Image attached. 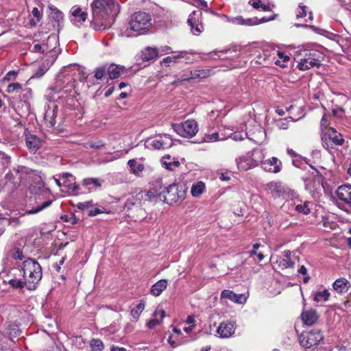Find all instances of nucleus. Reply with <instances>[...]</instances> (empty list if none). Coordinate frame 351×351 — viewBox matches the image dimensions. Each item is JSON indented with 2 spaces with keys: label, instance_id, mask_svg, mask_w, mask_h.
<instances>
[{
  "label": "nucleus",
  "instance_id": "1",
  "mask_svg": "<svg viewBox=\"0 0 351 351\" xmlns=\"http://www.w3.org/2000/svg\"><path fill=\"white\" fill-rule=\"evenodd\" d=\"M93 29L102 31L110 28L119 12V5L114 0H94L91 3Z\"/></svg>",
  "mask_w": 351,
  "mask_h": 351
},
{
  "label": "nucleus",
  "instance_id": "2",
  "mask_svg": "<svg viewBox=\"0 0 351 351\" xmlns=\"http://www.w3.org/2000/svg\"><path fill=\"white\" fill-rule=\"evenodd\" d=\"M22 271L26 287L34 290L43 276L41 266L35 260L28 258L23 262Z\"/></svg>",
  "mask_w": 351,
  "mask_h": 351
},
{
  "label": "nucleus",
  "instance_id": "3",
  "mask_svg": "<svg viewBox=\"0 0 351 351\" xmlns=\"http://www.w3.org/2000/svg\"><path fill=\"white\" fill-rule=\"evenodd\" d=\"M32 173V171L25 166H18L10 170L4 178V189L9 193L14 192L20 186L21 181Z\"/></svg>",
  "mask_w": 351,
  "mask_h": 351
},
{
  "label": "nucleus",
  "instance_id": "4",
  "mask_svg": "<svg viewBox=\"0 0 351 351\" xmlns=\"http://www.w3.org/2000/svg\"><path fill=\"white\" fill-rule=\"evenodd\" d=\"M152 16L144 12H135L132 15L129 27L136 34L134 36L145 34L152 25Z\"/></svg>",
  "mask_w": 351,
  "mask_h": 351
},
{
  "label": "nucleus",
  "instance_id": "5",
  "mask_svg": "<svg viewBox=\"0 0 351 351\" xmlns=\"http://www.w3.org/2000/svg\"><path fill=\"white\" fill-rule=\"evenodd\" d=\"M322 54L316 50H304V58H298V68L301 71L310 69L321 64Z\"/></svg>",
  "mask_w": 351,
  "mask_h": 351
},
{
  "label": "nucleus",
  "instance_id": "6",
  "mask_svg": "<svg viewBox=\"0 0 351 351\" xmlns=\"http://www.w3.org/2000/svg\"><path fill=\"white\" fill-rule=\"evenodd\" d=\"M186 186L183 184H173L167 186L162 202L172 204L182 201L186 197Z\"/></svg>",
  "mask_w": 351,
  "mask_h": 351
},
{
  "label": "nucleus",
  "instance_id": "7",
  "mask_svg": "<svg viewBox=\"0 0 351 351\" xmlns=\"http://www.w3.org/2000/svg\"><path fill=\"white\" fill-rule=\"evenodd\" d=\"M323 338L324 336L320 330H313L302 332L299 336V341L301 346L307 349L318 345Z\"/></svg>",
  "mask_w": 351,
  "mask_h": 351
},
{
  "label": "nucleus",
  "instance_id": "8",
  "mask_svg": "<svg viewBox=\"0 0 351 351\" xmlns=\"http://www.w3.org/2000/svg\"><path fill=\"white\" fill-rule=\"evenodd\" d=\"M173 130L183 137H193L198 132L197 122L193 119H189L183 123L172 124Z\"/></svg>",
  "mask_w": 351,
  "mask_h": 351
},
{
  "label": "nucleus",
  "instance_id": "9",
  "mask_svg": "<svg viewBox=\"0 0 351 351\" xmlns=\"http://www.w3.org/2000/svg\"><path fill=\"white\" fill-rule=\"evenodd\" d=\"M75 80L71 76L58 75L56 81V86L49 89L56 93L63 92L66 94H71L75 88Z\"/></svg>",
  "mask_w": 351,
  "mask_h": 351
},
{
  "label": "nucleus",
  "instance_id": "10",
  "mask_svg": "<svg viewBox=\"0 0 351 351\" xmlns=\"http://www.w3.org/2000/svg\"><path fill=\"white\" fill-rule=\"evenodd\" d=\"M272 265L277 266L280 269H287L293 267L295 263L291 258V252L290 250H285L281 256L272 255L271 256Z\"/></svg>",
  "mask_w": 351,
  "mask_h": 351
},
{
  "label": "nucleus",
  "instance_id": "11",
  "mask_svg": "<svg viewBox=\"0 0 351 351\" xmlns=\"http://www.w3.org/2000/svg\"><path fill=\"white\" fill-rule=\"evenodd\" d=\"M201 14L199 11H194L189 16L187 20L191 31L195 35H198L203 31V25L200 21Z\"/></svg>",
  "mask_w": 351,
  "mask_h": 351
},
{
  "label": "nucleus",
  "instance_id": "12",
  "mask_svg": "<svg viewBox=\"0 0 351 351\" xmlns=\"http://www.w3.org/2000/svg\"><path fill=\"white\" fill-rule=\"evenodd\" d=\"M235 329L234 322L226 321L220 323L216 332L219 337L226 339L232 337L235 332Z\"/></svg>",
  "mask_w": 351,
  "mask_h": 351
},
{
  "label": "nucleus",
  "instance_id": "13",
  "mask_svg": "<svg viewBox=\"0 0 351 351\" xmlns=\"http://www.w3.org/2000/svg\"><path fill=\"white\" fill-rule=\"evenodd\" d=\"M167 186L163 185L162 180L158 179L152 182L150 189L147 192L149 197H158L162 201V196L165 195Z\"/></svg>",
  "mask_w": 351,
  "mask_h": 351
},
{
  "label": "nucleus",
  "instance_id": "14",
  "mask_svg": "<svg viewBox=\"0 0 351 351\" xmlns=\"http://www.w3.org/2000/svg\"><path fill=\"white\" fill-rule=\"evenodd\" d=\"M272 19H270L271 20ZM269 21V19H266L265 17H263L260 20L258 18H250L245 19L241 16H238L236 17L228 18V21L235 25H246V26H252L255 25H258L261 23H264Z\"/></svg>",
  "mask_w": 351,
  "mask_h": 351
},
{
  "label": "nucleus",
  "instance_id": "15",
  "mask_svg": "<svg viewBox=\"0 0 351 351\" xmlns=\"http://www.w3.org/2000/svg\"><path fill=\"white\" fill-rule=\"evenodd\" d=\"M265 189L274 199L283 197L286 193L285 187L281 182H271L265 184Z\"/></svg>",
  "mask_w": 351,
  "mask_h": 351
},
{
  "label": "nucleus",
  "instance_id": "16",
  "mask_svg": "<svg viewBox=\"0 0 351 351\" xmlns=\"http://www.w3.org/2000/svg\"><path fill=\"white\" fill-rule=\"evenodd\" d=\"M57 113L58 106L55 104L51 103L46 106L44 120L48 127L52 128L55 125Z\"/></svg>",
  "mask_w": 351,
  "mask_h": 351
},
{
  "label": "nucleus",
  "instance_id": "17",
  "mask_svg": "<svg viewBox=\"0 0 351 351\" xmlns=\"http://www.w3.org/2000/svg\"><path fill=\"white\" fill-rule=\"evenodd\" d=\"M26 145L31 152H36L43 145V141L35 134H25Z\"/></svg>",
  "mask_w": 351,
  "mask_h": 351
},
{
  "label": "nucleus",
  "instance_id": "18",
  "mask_svg": "<svg viewBox=\"0 0 351 351\" xmlns=\"http://www.w3.org/2000/svg\"><path fill=\"white\" fill-rule=\"evenodd\" d=\"M261 167L265 171L277 173L281 170L282 162L276 157H272L262 162Z\"/></svg>",
  "mask_w": 351,
  "mask_h": 351
},
{
  "label": "nucleus",
  "instance_id": "19",
  "mask_svg": "<svg viewBox=\"0 0 351 351\" xmlns=\"http://www.w3.org/2000/svg\"><path fill=\"white\" fill-rule=\"evenodd\" d=\"M330 132L326 133L324 134V138H322V143L323 146L326 149H328L329 146L326 142H325L324 138H328L334 144L336 145H342L344 143V139L342 135L339 133H337V131L334 128H330Z\"/></svg>",
  "mask_w": 351,
  "mask_h": 351
},
{
  "label": "nucleus",
  "instance_id": "20",
  "mask_svg": "<svg viewBox=\"0 0 351 351\" xmlns=\"http://www.w3.org/2000/svg\"><path fill=\"white\" fill-rule=\"evenodd\" d=\"M338 198L344 202L351 204V186L349 184L341 185L337 190Z\"/></svg>",
  "mask_w": 351,
  "mask_h": 351
},
{
  "label": "nucleus",
  "instance_id": "21",
  "mask_svg": "<svg viewBox=\"0 0 351 351\" xmlns=\"http://www.w3.org/2000/svg\"><path fill=\"white\" fill-rule=\"evenodd\" d=\"M222 299H228L237 304H243L246 302V298L243 294H236L230 290H223L221 293Z\"/></svg>",
  "mask_w": 351,
  "mask_h": 351
},
{
  "label": "nucleus",
  "instance_id": "22",
  "mask_svg": "<svg viewBox=\"0 0 351 351\" xmlns=\"http://www.w3.org/2000/svg\"><path fill=\"white\" fill-rule=\"evenodd\" d=\"M192 53L191 52H189L186 51H181L178 53L176 55H173L171 56H168L165 58L161 63L164 64L166 66H169L170 64L173 62H178V59L180 58H185L186 59V63L191 62L189 58L186 57L187 54Z\"/></svg>",
  "mask_w": 351,
  "mask_h": 351
},
{
  "label": "nucleus",
  "instance_id": "23",
  "mask_svg": "<svg viewBox=\"0 0 351 351\" xmlns=\"http://www.w3.org/2000/svg\"><path fill=\"white\" fill-rule=\"evenodd\" d=\"M71 21L73 23L84 22L87 18V13L84 11H82V10L77 5H75L71 8Z\"/></svg>",
  "mask_w": 351,
  "mask_h": 351
},
{
  "label": "nucleus",
  "instance_id": "24",
  "mask_svg": "<svg viewBox=\"0 0 351 351\" xmlns=\"http://www.w3.org/2000/svg\"><path fill=\"white\" fill-rule=\"evenodd\" d=\"M332 287L337 293H344L349 290L350 282L345 278H340L333 282Z\"/></svg>",
  "mask_w": 351,
  "mask_h": 351
},
{
  "label": "nucleus",
  "instance_id": "25",
  "mask_svg": "<svg viewBox=\"0 0 351 351\" xmlns=\"http://www.w3.org/2000/svg\"><path fill=\"white\" fill-rule=\"evenodd\" d=\"M303 322L308 326H312L314 324L318 318L316 311L313 309L304 311L301 315Z\"/></svg>",
  "mask_w": 351,
  "mask_h": 351
},
{
  "label": "nucleus",
  "instance_id": "26",
  "mask_svg": "<svg viewBox=\"0 0 351 351\" xmlns=\"http://www.w3.org/2000/svg\"><path fill=\"white\" fill-rule=\"evenodd\" d=\"M238 169L243 171L248 170L253 167L252 160H250V154L247 153L245 156H240L236 159Z\"/></svg>",
  "mask_w": 351,
  "mask_h": 351
},
{
  "label": "nucleus",
  "instance_id": "27",
  "mask_svg": "<svg viewBox=\"0 0 351 351\" xmlns=\"http://www.w3.org/2000/svg\"><path fill=\"white\" fill-rule=\"evenodd\" d=\"M159 54V50L156 47H146L141 51V58L144 61H149L155 59Z\"/></svg>",
  "mask_w": 351,
  "mask_h": 351
},
{
  "label": "nucleus",
  "instance_id": "28",
  "mask_svg": "<svg viewBox=\"0 0 351 351\" xmlns=\"http://www.w3.org/2000/svg\"><path fill=\"white\" fill-rule=\"evenodd\" d=\"M82 186L86 190L92 191L101 186V183L98 178H86L82 181Z\"/></svg>",
  "mask_w": 351,
  "mask_h": 351
},
{
  "label": "nucleus",
  "instance_id": "29",
  "mask_svg": "<svg viewBox=\"0 0 351 351\" xmlns=\"http://www.w3.org/2000/svg\"><path fill=\"white\" fill-rule=\"evenodd\" d=\"M167 287V280H160L154 284L151 288V293L154 296L160 295Z\"/></svg>",
  "mask_w": 351,
  "mask_h": 351
},
{
  "label": "nucleus",
  "instance_id": "30",
  "mask_svg": "<svg viewBox=\"0 0 351 351\" xmlns=\"http://www.w3.org/2000/svg\"><path fill=\"white\" fill-rule=\"evenodd\" d=\"M250 156V160L253 167L257 166L259 163L262 164L263 162L264 154L262 150L259 149H254L252 152H248Z\"/></svg>",
  "mask_w": 351,
  "mask_h": 351
},
{
  "label": "nucleus",
  "instance_id": "31",
  "mask_svg": "<svg viewBox=\"0 0 351 351\" xmlns=\"http://www.w3.org/2000/svg\"><path fill=\"white\" fill-rule=\"evenodd\" d=\"M123 66H121L115 64L107 65L108 75L111 80L118 78L121 72L123 71Z\"/></svg>",
  "mask_w": 351,
  "mask_h": 351
},
{
  "label": "nucleus",
  "instance_id": "32",
  "mask_svg": "<svg viewBox=\"0 0 351 351\" xmlns=\"http://www.w3.org/2000/svg\"><path fill=\"white\" fill-rule=\"evenodd\" d=\"M330 293L328 289L317 291L313 295V300L317 303L324 302L328 300Z\"/></svg>",
  "mask_w": 351,
  "mask_h": 351
},
{
  "label": "nucleus",
  "instance_id": "33",
  "mask_svg": "<svg viewBox=\"0 0 351 351\" xmlns=\"http://www.w3.org/2000/svg\"><path fill=\"white\" fill-rule=\"evenodd\" d=\"M128 164L130 168L131 171L135 175H138L144 170V165L142 163L138 162L135 159L130 160L128 162Z\"/></svg>",
  "mask_w": 351,
  "mask_h": 351
},
{
  "label": "nucleus",
  "instance_id": "34",
  "mask_svg": "<svg viewBox=\"0 0 351 351\" xmlns=\"http://www.w3.org/2000/svg\"><path fill=\"white\" fill-rule=\"evenodd\" d=\"M205 187V184L202 181L194 183L191 187L192 195L195 197H199L204 193Z\"/></svg>",
  "mask_w": 351,
  "mask_h": 351
},
{
  "label": "nucleus",
  "instance_id": "35",
  "mask_svg": "<svg viewBox=\"0 0 351 351\" xmlns=\"http://www.w3.org/2000/svg\"><path fill=\"white\" fill-rule=\"evenodd\" d=\"M162 164L165 167L166 169L173 171L176 168L178 167L180 165V162L178 160H176L175 159L171 160V158L169 156H167L166 157L162 158Z\"/></svg>",
  "mask_w": 351,
  "mask_h": 351
},
{
  "label": "nucleus",
  "instance_id": "36",
  "mask_svg": "<svg viewBox=\"0 0 351 351\" xmlns=\"http://www.w3.org/2000/svg\"><path fill=\"white\" fill-rule=\"evenodd\" d=\"M211 71L209 69H202L191 71V75L189 77H193V79H203L210 76Z\"/></svg>",
  "mask_w": 351,
  "mask_h": 351
},
{
  "label": "nucleus",
  "instance_id": "37",
  "mask_svg": "<svg viewBox=\"0 0 351 351\" xmlns=\"http://www.w3.org/2000/svg\"><path fill=\"white\" fill-rule=\"evenodd\" d=\"M51 204V201H46L43 202L40 206H37L36 208L27 210L26 212L21 213L20 216H25V215H33L36 214L43 209L46 208L47 207L49 206Z\"/></svg>",
  "mask_w": 351,
  "mask_h": 351
},
{
  "label": "nucleus",
  "instance_id": "38",
  "mask_svg": "<svg viewBox=\"0 0 351 351\" xmlns=\"http://www.w3.org/2000/svg\"><path fill=\"white\" fill-rule=\"evenodd\" d=\"M162 149H167L173 145V141L169 134L159 135Z\"/></svg>",
  "mask_w": 351,
  "mask_h": 351
},
{
  "label": "nucleus",
  "instance_id": "39",
  "mask_svg": "<svg viewBox=\"0 0 351 351\" xmlns=\"http://www.w3.org/2000/svg\"><path fill=\"white\" fill-rule=\"evenodd\" d=\"M145 308V304L143 302H140L136 306V307L131 310L130 314L134 319H138L140 315Z\"/></svg>",
  "mask_w": 351,
  "mask_h": 351
},
{
  "label": "nucleus",
  "instance_id": "40",
  "mask_svg": "<svg viewBox=\"0 0 351 351\" xmlns=\"http://www.w3.org/2000/svg\"><path fill=\"white\" fill-rule=\"evenodd\" d=\"M106 74H108L107 65L97 67L95 71V77L97 80H101Z\"/></svg>",
  "mask_w": 351,
  "mask_h": 351
},
{
  "label": "nucleus",
  "instance_id": "41",
  "mask_svg": "<svg viewBox=\"0 0 351 351\" xmlns=\"http://www.w3.org/2000/svg\"><path fill=\"white\" fill-rule=\"evenodd\" d=\"M304 184H305V188L306 189L311 191L313 190H314L316 187V184H319V180H317L316 178H308V179H305L304 180Z\"/></svg>",
  "mask_w": 351,
  "mask_h": 351
},
{
  "label": "nucleus",
  "instance_id": "42",
  "mask_svg": "<svg viewBox=\"0 0 351 351\" xmlns=\"http://www.w3.org/2000/svg\"><path fill=\"white\" fill-rule=\"evenodd\" d=\"M9 254H10V256L12 258L16 259V260L21 261L24 258L23 252L21 251V250L20 249V247H14L12 250H11L10 251Z\"/></svg>",
  "mask_w": 351,
  "mask_h": 351
},
{
  "label": "nucleus",
  "instance_id": "43",
  "mask_svg": "<svg viewBox=\"0 0 351 351\" xmlns=\"http://www.w3.org/2000/svg\"><path fill=\"white\" fill-rule=\"evenodd\" d=\"M225 137H220L218 132H213L212 134H206L204 137V141L206 142H215L217 141H223Z\"/></svg>",
  "mask_w": 351,
  "mask_h": 351
},
{
  "label": "nucleus",
  "instance_id": "44",
  "mask_svg": "<svg viewBox=\"0 0 351 351\" xmlns=\"http://www.w3.org/2000/svg\"><path fill=\"white\" fill-rule=\"evenodd\" d=\"M90 347L93 351H101L104 348V343L99 339H93L90 341Z\"/></svg>",
  "mask_w": 351,
  "mask_h": 351
},
{
  "label": "nucleus",
  "instance_id": "45",
  "mask_svg": "<svg viewBox=\"0 0 351 351\" xmlns=\"http://www.w3.org/2000/svg\"><path fill=\"white\" fill-rule=\"evenodd\" d=\"M295 210L300 213H302L304 215H308L310 213V208H308V203L305 202L304 204H298L295 206Z\"/></svg>",
  "mask_w": 351,
  "mask_h": 351
},
{
  "label": "nucleus",
  "instance_id": "46",
  "mask_svg": "<svg viewBox=\"0 0 351 351\" xmlns=\"http://www.w3.org/2000/svg\"><path fill=\"white\" fill-rule=\"evenodd\" d=\"M253 8L255 9H262L264 11H268L270 9V6L269 4L265 3L261 0H258L256 1H254L252 3Z\"/></svg>",
  "mask_w": 351,
  "mask_h": 351
},
{
  "label": "nucleus",
  "instance_id": "47",
  "mask_svg": "<svg viewBox=\"0 0 351 351\" xmlns=\"http://www.w3.org/2000/svg\"><path fill=\"white\" fill-rule=\"evenodd\" d=\"M105 146V143L104 141L99 140L96 141H90L86 143V147H90L96 149H99Z\"/></svg>",
  "mask_w": 351,
  "mask_h": 351
},
{
  "label": "nucleus",
  "instance_id": "48",
  "mask_svg": "<svg viewBox=\"0 0 351 351\" xmlns=\"http://www.w3.org/2000/svg\"><path fill=\"white\" fill-rule=\"evenodd\" d=\"M307 15L306 7L305 5H300L296 11L297 19H300L305 17Z\"/></svg>",
  "mask_w": 351,
  "mask_h": 351
},
{
  "label": "nucleus",
  "instance_id": "49",
  "mask_svg": "<svg viewBox=\"0 0 351 351\" xmlns=\"http://www.w3.org/2000/svg\"><path fill=\"white\" fill-rule=\"evenodd\" d=\"M9 285L13 288H23L25 286V280L22 281L17 279H12L9 281Z\"/></svg>",
  "mask_w": 351,
  "mask_h": 351
},
{
  "label": "nucleus",
  "instance_id": "50",
  "mask_svg": "<svg viewBox=\"0 0 351 351\" xmlns=\"http://www.w3.org/2000/svg\"><path fill=\"white\" fill-rule=\"evenodd\" d=\"M149 145L155 149H162L161 141L160 140L159 136H156L154 139H153Z\"/></svg>",
  "mask_w": 351,
  "mask_h": 351
},
{
  "label": "nucleus",
  "instance_id": "51",
  "mask_svg": "<svg viewBox=\"0 0 351 351\" xmlns=\"http://www.w3.org/2000/svg\"><path fill=\"white\" fill-rule=\"evenodd\" d=\"M21 89V85L19 83H12L8 86L7 91L9 93H14L15 91H18Z\"/></svg>",
  "mask_w": 351,
  "mask_h": 351
},
{
  "label": "nucleus",
  "instance_id": "52",
  "mask_svg": "<svg viewBox=\"0 0 351 351\" xmlns=\"http://www.w3.org/2000/svg\"><path fill=\"white\" fill-rule=\"evenodd\" d=\"M17 72L15 71H9L3 77V81H10L14 80L16 77Z\"/></svg>",
  "mask_w": 351,
  "mask_h": 351
},
{
  "label": "nucleus",
  "instance_id": "53",
  "mask_svg": "<svg viewBox=\"0 0 351 351\" xmlns=\"http://www.w3.org/2000/svg\"><path fill=\"white\" fill-rule=\"evenodd\" d=\"M191 75V71H187L182 74L179 79H178L177 81L175 82V83H179L182 81H189L190 80H193V77H187Z\"/></svg>",
  "mask_w": 351,
  "mask_h": 351
},
{
  "label": "nucleus",
  "instance_id": "54",
  "mask_svg": "<svg viewBox=\"0 0 351 351\" xmlns=\"http://www.w3.org/2000/svg\"><path fill=\"white\" fill-rule=\"evenodd\" d=\"M165 316V312L163 310H157L154 313V318H157L162 322V319Z\"/></svg>",
  "mask_w": 351,
  "mask_h": 351
},
{
  "label": "nucleus",
  "instance_id": "55",
  "mask_svg": "<svg viewBox=\"0 0 351 351\" xmlns=\"http://www.w3.org/2000/svg\"><path fill=\"white\" fill-rule=\"evenodd\" d=\"M332 113L334 117L341 118L343 116V110L342 108L332 109Z\"/></svg>",
  "mask_w": 351,
  "mask_h": 351
},
{
  "label": "nucleus",
  "instance_id": "56",
  "mask_svg": "<svg viewBox=\"0 0 351 351\" xmlns=\"http://www.w3.org/2000/svg\"><path fill=\"white\" fill-rule=\"evenodd\" d=\"M330 124V121L326 114H324L320 123L321 129L323 130V128H326V127Z\"/></svg>",
  "mask_w": 351,
  "mask_h": 351
},
{
  "label": "nucleus",
  "instance_id": "57",
  "mask_svg": "<svg viewBox=\"0 0 351 351\" xmlns=\"http://www.w3.org/2000/svg\"><path fill=\"white\" fill-rule=\"evenodd\" d=\"M44 45H40V44H36L33 47V51L36 53H44L45 50H47V49L43 48Z\"/></svg>",
  "mask_w": 351,
  "mask_h": 351
},
{
  "label": "nucleus",
  "instance_id": "58",
  "mask_svg": "<svg viewBox=\"0 0 351 351\" xmlns=\"http://www.w3.org/2000/svg\"><path fill=\"white\" fill-rule=\"evenodd\" d=\"M160 323V320L157 318H153L147 322V325L149 328H152Z\"/></svg>",
  "mask_w": 351,
  "mask_h": 351
},
{
  "label": "nucleus",
  "instance_id": "59",
  "mask_svg": "<svg viewBox=\"0 0 351 351\" xmlns=\"http://www.w3.org/2000/svg\"><path fill=\"white\" fill-rule=\"evenodd\" d=\"M53 18L58 22L63 19V14L60 11L56 10L53 13Z\"/></svg>",
  "mask_w": 351,
  "mask_h": 351
},
{
  "label": "nucleus",
  "instance_id": "60",
  "mask_svg": "<svg viewBox=\"0 0 351 351\" xmlns=\"http://www.w3.org/2000/svg\"><path fill=\"white\" fill-rule=\"evenodd\" d=\"M278 127L280 130H287L288 128V123L286 120H280L278 122Z\"/></svg>",
  "mask_w": 351,
  "mask_h": 351
},
{
  "label": "nucleus",
  "instance_id": "61",
  "mask_svg": "<svg viewBox=\"0 0 351 351\" xmlns=\"http://www.w3.org/2000/svg\"><path fill=\"white\" fill-rule=\"evenodd\" d=\"M134 198L132 197L131 199H128L125 202V208L127 209L128 210L132 209V208L134 205Z\"/></svg>",
  "mask_w": 351,
  "mask_h": 351
},
{
  "label": "nucleus",
  "instance_id": "62",
  "mask_svg": "<svg viewBox=\"0 0 351 351\" xmlns=\"http://www.w3.org/2000/svg\"><path fill=\"white\" fill-rule=\"evenodd\" d=\"M233 140L237 141H241L244 139L243 134L241 133H234L232 134L230 136Z\"/></svg>",
  "mask_w": 351,
  "mask_h": 351
},
{
  "label": "nucleus",
  "instance_id": "63",
  "mask_svg": "<svg viewBox=\"0 0 351 351\" xmlns=\"http://www.w3.org/2000/svg\"><path fill=\"white\" fill-rule=\"evenodd\" d=\"M10 225H12L14 226H16L20 224V221L19 217H11L9 219Z\"/></svg>",
  "mask_w": 351,
  "mask_h": 351
},
{
  "label": "nucleus",
  "instance_id": "64",
  "mask_svg": "<svg viewBox=\"0 0 351 351\" xmlns=\"http://www.w3.org/2000/svg\"><path fill=\"white\" fill-rule=\"evenodd\" d=\"M278 56L279 57V60H282L284 63H287L289 60V57L284 55L283 53L278 52Z\"/></svg>",
  "mask_w": 351,
  "mask_h": 351
}]
</instances>
